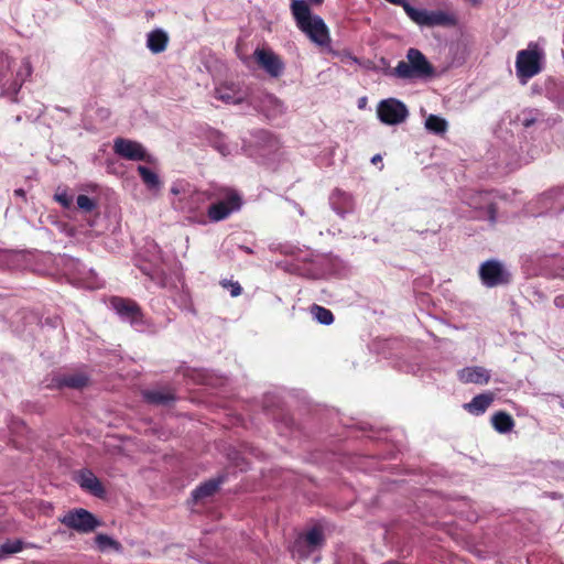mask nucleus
<instances>
[{"label": "nucleus", "instance_id": "1", "mask_svg": "<svg viewBox=\"0 0 564 564\" xmlns=\"http://www.w3.org/2000/svg\"><path fill=\"white\" fill-rule=\"evenodd\" d=\"M291 11L299 30L312 42L319 46L329 45L330 36L327 25L319 15L312 13L304 0H292Z\"/></svg>", "mask_w": 564, "mask_h": 564}, {"label": "nucleus", "instance_id": "2", "mask_svg": "<svg viewBox=\"0 0 564 564\" xmlns=\"http://www.w3.org/2000/svg\"><path fill=\"white\" fill-rule=\"evenodd\" d=\"M208 200H214L207 208V217L212 223L227 219L243 205L242 195L234 187L216 186L208 191Z\"/></svg>", "mask_w": 564, "mask_h": 564}, {"label": "nucleus", "instance_id": "3", "mask_svg": "<svg viewBox=\"0 0 564 564\" xmlns=\"http://www.w3.org/2000/svg\"><path fill=\"white\" fill-rule=\"evenodd\" d=\"M406 62L400 61L394 68V75L402 79L427 78L434 75V67L425 55L417 48H410Z\"/></svg>", "mask_w": 564, "mask_h": 564}, {"label": "nucleus", "instance_id": "4", "mask_svg": "<svg viewBox=\"0 0 564 564\" xmlns=\"http://www.w3.org/2000/svg\"><path fill=\"white\" fill-rule=\"evenodd\" d=\"M402 8L406 15L416 24L434 28H454L458 23V19L454 12L435 10L427 11L424 9H416L411 6L408 1L402 4Z\"/></svg>", "mask_w": 564, "mask_h": 564}, {"label": "nucleus", "instance_id": "5", "mask_svg": "<svg viewBox=\"0 0 564 564\" xmlns=\"http://www.w3.org/2000/svg\"><path fill=\"white\" fill-rule=\"evenodd\" d=\"M58 520L62 524L78 533H90L101 525V522L91 512L83 508L67 511Z\"/></svg>", "mask_w": 564, "mask_h": 564}, {"label": "nucleus", "instance_id": "6", "mask_svg": "<svg viewBox=\"0 0 564 564\" xmlns=\"http://www.w3.org/2000/svg\"><path fill=\"white\" fill-rule=\"evenodd\" d=\"M377 115L384 124H400L409 116L406 106L395 98L383 99L378 104Z\"/></svg>", "mask_w": 564, "mask_h": 564}, {"label": "nucleus", "instance_id": "7", "mask_svg": "<svg viewBox=\"0 0 564 564\" xmlns=\"http://www.w3.org/2000/svg\"><path fill=\"white\" fill-rule=\"evenodd\" d=\"M541 54L538 48L519 51L516 61V70L520 79L527 80L541 72Z\"/></svg>", "mask_w": 564, "mask_h": 564}, {"label": "nucleus", "instance_id": "8", "mask_svg": "<svg viewBox=\"0 0 564 564\" xmlns=\"http://www.w3.org/2000/svg\"><path fill=\"white\" fill-rule=\"evenodd\" d=\"M479 276L482 284L487 288L508 284L511 278L510 273L497 260H488L481 263Z\"/></svg>", "mask_w": 564, "mask_h": 564}, {"label": "nucleus", "instance_id": "9", "mask_svg": "<svg viewBox=\"0 0 564 564\" xmlns=\"http://www.w3.org/2000/svg\"><path fill=\"white\" fill-rule=\"evenodd\" d=\"M206 192H192L188 195L180 198L177 208L183 213L188 214V219L195 220L199 224H206L205 216L202 213V206L205 204L207 198Z\"/></svg>", "mask_w": 564, "mask_h": 564}, {"label": "nucleus", "instance_id": "10", "mask_svg": "<svg viewBox=\"0 0 564 564\" xmlns=\"http://www.w3.org/2000/svg\"><path fill=\"white\" fill-rule=\"evenodd\" d=\"M324 534L319 528H312L304 534H301L293 543L292 553L301 558L307 557L312 552L322 546Z\"/></svg>", "mask_w": 564, "mask_h": 564}, {"label": "nucleus", "instance_id": "11", "mask_svg": "<svg viewBox=\"0 0 564 564\" xmlns=\"http://www.w3.org/2000/svg\"><path fill=\"white\" fill-rule=\"evenodd\" d=\"M253 56L258 65L271 77H279L283 74L285 68L284 62L272 50L258 47Z\"/></svg>", "mask_w": 564, "mask_h": 564}, {"label": "nucleus", "instance_id": "12", "mask_svg": "<svg viewBox=\"0 0 564 564\" xmlns=\"http://www.w3.org/2000/svg\"><path fill=\"white\" fill-rule=\"evenodd\" d=\"M115 152L127 160L150 162V155L143 145L137 141L117 138L113 144Z\"/></svg>", "mask_w": 564, "mask_h": 564}, {"label": "nucleus", "instance_id": "13", "mask_svg": "<svg viewBox=\"0 0 564 564\" xmlns=\"http://www.w3.org/2000/svg\"><path fill=\"white\" fill-rule=\"evenodd\" d=\"M110 304L118 315L128 319L131 324L142 322V310L135 301L120 296H112Z\"/></svg>", "mask_w": 564, "mask_h": 564}, {"label": "nucleus", "instance_id": "14", "mask_svg": "<svg viewBox=\"0 0 564 564\" xmlns=\"http://www.w3.org/2000/svg\"><path fill=\"white\" fill-rule=\"evenodd\" d=\"M332 208L341 217L355 208L354 197L343 189L335 188L329 196Z\"/></svg>", "mask_w": 564, "mask_h": 564}, {"label": "nucleus", "instance_id": "15", "mask_svg": "<svg viewBox=\"0 0 564 564\" xmlns=\"http://www.w3.org/2000/svg\"><path fill=\"white\" fill-rule=\"evenodd\" d=\"M458 379L463 383L487 384L490 380V373L480 366L466 367L458 371Z\"/></svg>", "mask_w": 564, "mask_h": 564}, {"label": "nucleus", "instance_id": "16", "mask_svg": "<svg viewBox=\"0 0 564 564\" xmlns=\"http://www.w3.org/2000/svg\"><path fill=\"white\" fill-rule=\"evenodd\" d=\"M215 97L226 104L238 105L245 100L240 89L235 83L223 84L215 89Z\"/></svg>", "mask_w": 564, "mask_h": 564}, {"label": "nucleus", "instance_id": "17", "mask_svg": "<svg viewBox=\"0 0 564 564\" xmlns=\"http://www.w3.org/2000/svg\"><path fill=\"white\" fill-rule=\"evenodd\" d=\"M79 486L96 497H104L106 490L100 480L89 470H85L79 475Z\"/></svg>", "mask_w": 564, "mask_h": 564}, {"label": "nucleus", "instance_id": "18", "mask_svg": "<svg viewBox=\"0 0 564 564\" xmlns=\"http://www.w3.org/2000/svg\"><path fill=\"white\" fill-rule=\"evenodd\" d=\"M495 400L491 392L480 393L471 399L469 403L464 404V409L474 415L484 414Z\"/></svg>", "mask_w": 564, "mask_h": 564}, {"label": "nucleus", "instance_id": "19", "mask_svg": "<svg viewBox=\"0 0 564 564\" xmlns=\"http://www.w3.org/2000/svg\"><path fill=\"white\" fill-rule=\"evenodd\" d=\"M225 480H226V476L221 475V476H218L217 478L209 479V480L205 481L204 484L199 485L193 491V494H192L193 499L198 501L204 498L212 497L213 495H215L218 491L220 485L224 484Z\"/></svg>", "mask_w": 564, "mask_h": 564}, {"label": "nucleus", "instance_id": "20", "mask_svg": "<svg viewBox=\"0 0 564 564\" xmlns=\"http://www.w3.org/2000/svg\"><path fill=\"white\" fill-rule=\"evenodd\" d=\"M143 398L147 402L155 405H166L175 401L176 397L170 389L145 390Z\"/></svg>", "mask_w": 564, "mask_h": 564}, {"label": "nucleus", "instance_id": "21", "mask_svg": "<svg viewBox=\"0 0 564 564\" xmlns=\"http://www.w3.org/2000/svg\"><path fill=\"white\" fill-rule=\"evenodd\" d=\"M169 44V35L161 29L151 31L148 34L147 46L153 54L162 53Z\"/></svg>", "mask_w": 564, "mask_h": 564}, {"label": "nucleus", "instance_id": "22", "mask_svg": "<svg viewBox=\"0 0 564 564\" xmlns=\"http://www.w3.org/2000/svg\"><path fill=\"white\" fill-rule=\"evenodd\" d=\"M57 387L70 388V389H83L88 386L89 378L83 372L65 375L57 379Z\"/></svg>", "mask_w": 564, "mask_h": 564}, {"label": "nucleus", "instance_id": "23", "mask_svg": "<svg viewBox=\"0 0 564 564\" xmlns=\"http://www.w3.org/2000/svg\"><path fill=\"white\" fill-rule=\"evenodd\" d=\"M32 75V66L29 59H23L20 68L17 70L13 83L8 88L12 95H17L24 82Z\"/></svg>", "mask_w": 564, "mask_h": 564}, {"label": "nucleus", "instance_id": "24", "mask_svg": "<svg viewBox=\"0 0 564 564\" xmlns=\"http://www.w3.org/2000/svg\"><path fill=\"white\" fill-rule=\"evenodd\" d=\"M491 424L498 433L506 434L514 427V420L509 413L498 411L491 416Z\"/></svg>", "mask_w": 564, "mask_h": 564}, {"label": "nucleus", "instance_id": "25", "mask_svg": "<svg viewBox=\"0 0 564 564\" xmlns=\"http://www.w3.org/2000/svg\"><path fill=\"white\" fill-rule=\"evenodd\" d=\"M138 173L149 189H159L161 181L155 172L144 165L138 166Z\"/></svg>", "mask_w": 564, "mask_h": 564}, {"label": "nucleus", "instance_id": "26", "mask_svg": "<svg viewBox=\"0 0 564 564\" xmlns=\"http://www.w3.org/2000/svg\"><path fill=\"white\" fill-rule=\"evenodd\" d=\"M425 128L429 131L441 134L446 131L447 122L444 118H442L440 116L430 115L425 120Z\"/></svg>", "mask_w": 564, "mask_h": 564}, {"label": "nucleus", "instance_id": "27", "mask_svg": "<svg viewBox=\"0 0 564 564\" xmlns=\"http://www.w3.org/2000/svg\"><path fill=\"white\" fill-rule=\"evenodd\" d=\"M311 312L321 324L330 325L334 322V315L332 311L326 307L313 304Z\"/></svg>", "mask_w": 564, "mask_h": 564}, {"label": "nucleus", "instance_id": "28", "mask_svg": "<svg viewBox=\"0 0 564 564\" xmlns=\"http://www.w3.org/2000/svg\"><path fill=\"white\" fill-rule=\"evenodd\" d=\"M22 549L23 545L20 540L7 541L6 543L0 544V558L6 555L18 553L22 551Z\"/></svg>", "mask_w": 564, "mask_h": 564}, {"label": "nucleus", "instance_id": "29", "mask_svg": "<svg viewBox=\"0 0 564 564\" xmlns=\"http://www.w3.org/2000/svg\"><path fill=\"white\" fill-rule=\"evenodd\" d=\"M79 209L90 213L96 208V202L87 195L80 194L76 199Z\"/></svg>", "mask_w": 564, "mask_h": 564}, {"label": "nucleus", "instance_id": "30", "mask_svg": "<svg viewBox=\"0 0 564 564\" xmlns=\"http://www.w3.org/2000/svg\"><path fill=\"white\" fill-rule=\"evenodd\" d=\"M95 542L99 551H105L112 546L117 547L119 545L118 542H116L113 539L102 533L96 535Z\"/></svg>", "mask_w": 564, "mask_h": 564}, {"label": "nucleus", "instance_id": "31", "mask_svg": "<svg viewBox=\"0 0 564 564\" xmlns=\"http://www.w3.org/2000/svg\"><path fill=\"white\" fill-rule=\"evenodd\" d=\"M220 285L224 289H229L232 297H237L242 293V288L239 284V282H234L225 279L220 281Z\"/></svg>", "mask_w": 564, "mask_h": 564}, {"label": "nucleus", "instance_id": "32", "mask_svg": "<svg viewBox=\"0 0 564 564\" xmlns=\"http://www.w3.org/2000/svg\"><path fill=\"white\" fill-rule=\"evenodd\" d=\"M55 200L58 202L64 208H69L73 203L72 196H69L66 192L56 193Z\"/></svg>", "mask_w": 564, "mask_h": 564}, {"label": "nucleus", "instance_id": "33", "mask_svg": "<svg viewBox=\"0 0 564 564\" xmlns=\"http://www.w3.org/2000/svg\"><path fill=\"white\" fill-rule=\"evenodd\" d=\"M10 58L4 54H0V80L6 76V72L10 68Z\"/></svg>", "mask_w": 564, "mask_h": 564}, {"label": "nucleus", "instance_id": "34", "mask_svg": "<svg viewBox=\"0 0 564 564\" xmlns=\"http://www.w3.org/2000/svg\"><path fill=\"white\" fill-rule=\"evenodd\" d=\"M554 305L556 307L564 308V294L555 296Z\"/></svg>", "mask_w": 564, "mask_h": 564}, {"label": "nucleus", "instance_id": "35", "mask_svg": "<svg viewBox=\"0 0 564 564\" xmlns=\"http://www.w3.org/2000/svg\"><path fill=\"white\" fill-rule=\"evenodd\" d=\"M14 195L25 197V191L23 188H18L14 191Z\"/></svg>", "mask_w": 564, "mask_h": 564}, {"label": "nucleus", "instance_id": "36", "mask_svg": "<svg viewBox=\"0 0 564 564\" xmlns=\"http://www.w3.org/2000/svg\"><path fill=\"white\" fill-rule=\"evenodd\" d=\"M388 2L392 3V4H395V6H401L406 1V0H387Z\"/></svg>", "mask_w": 564, "mask_h": 564}, {"label": "nucleus", "instance_id": "37", "mask_svg": "<svg viewBox=\"0 0 564 564\" xmlns=\"http://www.w3.org/2000/svg\"><path fill=\"white\" fill-rule=\"evenodd\" d=\"M381 161V156L379 154L375 155L372 159H371V162L373 164H376L377 162H380Z\"/></svg>", "mask_w": 564, "mask_h": 564}, {"label": "nucleus", "instance_id": "38", "mask_svg": "<svg viewBox=\"0 0 564 564\" xmlns=\"http://www.w3.org/2000/svg\"><path fill=\"white\" fill-rule=\"evenodd\" d=\"M533 122H534V120H533V119H531V120H525L523 124H524V127H530L531 124H533Z\"/></svg>", "mask_w": 564, "mask_h": 564}, {"label": "nucleus", "instance_id": "39", "mask_svg": "<svg viewBox=\"0 0 564 564\" xmlns=\"http://www.w3.org/2000/svg\"><path fill=\"white\" fill-rule=\"evenodd\" d=\"M365 104H366V97H364L359 100V108H362Z\"/></svg>", "mask_w": 564, "mask_h": 564}, {"label": "nucleus", "instance_id": "40", "mask_svg": "<svg viewBox=\"0 0 564 564\" xmlns=\"http://www.w3.org/2000/svg\"><path fill=\"white\" fill-rule=\"evenodd\" d=\"M7 531L4 524L2 522H0V534L1 533H4Z\"/></svg>", "mask_w": 564, "mask_h": 564}, {"label": "nucleus", "instance_id": "41", "mask_svg": "<svg viewBox=\"0 0 564 564\" xmlns=\"http://www.w3.org/2000/svg\"><path fill=\"white\" fill-rule=\"evenodd\" d=\"M324 0H311L313 4L319 6L323 3Z\"/></svg>", "mask_w": 564, "mask_h": 564}, {"label": "nucleus", "instance_id": "42", "mask_svg": "<svg viewBox=\"0 0 564 564\" xmlns=\"http://www.w3.org/2000/svg\"><path fill=\"white\" fill-rule=\"evenodd\" d=\"M172 193L177 194V193H178V191H177V189H175V188H172Z\"/></svg>", "mask_w": 564, "mask_h": 564}]
</instances>
